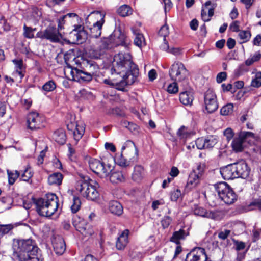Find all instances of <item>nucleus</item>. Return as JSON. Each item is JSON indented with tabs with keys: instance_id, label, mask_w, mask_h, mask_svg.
I'll return each mask as SVG.
<instances>
[{
	"instance_id": "obj_48",
	"label": "nucleus",
	"mask_w": 261,
	"mask_h": 261,
	"mask_svg": "<svg viewBox=\"0 0 261 261\" xmlns=\"http://www.w3.org/2000/svg\"><path fill=\"white\" fill-rule=\"evenodd\" d=\"M8 180H9V183L10 185H13L16 179L19 177V173L17 171H15L14 172H11L8 171Z\"/></svg>"
},
{
	"instance_id": "obj_34",
	"label": "nucleus",
	"mask_w": 261,
	"mask_h": 261,
	"mask_svg": "<svg viewBox=\"0 0 261 261\" xmlns=\"http://www.w3.org/2000/svg\"><path fill=\"white\" fill-rule=\"evenodd\" d=\"M115 43L116 45H122L126 47L130 44V41L126 38L124 34L119 32V35L115 41Z\"/></svg>"
},
{
	"instance_id": "obj_50",
	"label": "nucleus",
	"mask_w": 261,
	"mask_h": 261,
	"mask_svg": "<svg viewBox=\"0 0 261 261\" xmlns=\"http://www.w3.org/2000/svg\"><path fill=\"white\" fill-rule=\"evenodd\" d=\"M178 91V87L177 84L176 82H173L170 84L167 88V91L170 94L176 93Z\"/></svg>"
},
{
	"instance_id": "obj_36",
	"label": "nucleus",
	"mask_w": 261,
	"mask_h": 261,
	"mask_svg": "<svg viewBox=\"0 0 261 261\" xmlns=\"http://www.w3.org/2000/svg\"><path fill=\"white\" fill-rule=\"evenodd\" d=\"M92 76L95 75L98 71V65L93 61H87L85 69Z\"/></svg>"
},
{
	"instance_id": "obj_45",
	"label": "nucleus",
	"mask_w": 261,
	"mask_h": 261,
	"mask_svg": "<svg viewBox=\"0 0 261 261\" xmlns=\"http://www.w3.org/2000/svg\"><path fill=\"white\" fill-rule=\"evenodd\" d=\"M56 88V84L53 80L46 82L42 86V89L46 92L53 91Z\"/></svg>"
},
{
	"instance_id": "obj_25",
	"label": "nucleus",
	"mask_w": 261,
	"mask_h": 261,
	"mask_svg": "<svg viewBox=\"0 0 261 261\" xmlns=\"http://www.w3.org/2000/svg\"><path fill=\"white\" fill-rule=\"evenodd\" d=\"M63 178V175L61 173L55 172L49 175L48 183L50 185L59 186L62 184Z\"/></svg>"
},
{
	"instance_id": "obj_7",
	"label": "nucleus",
	"mask_w": 261,
	"mask_h": 261,
	"mask_svg": "<svg viewBox=\"0 0 261 261\" xmlns=\"http://www.w3.org/2000/svg\"><path fill=\"white\" fill-rule=\"evenodd\" d=\"M169 75L172 80L181 82L184 87L186 89H188V83L187 77L188 72L182 63L175 62L170 68Z\"/></svg>"
},
{
	"instance_id": "obj_9",
	"label": "nucleus",
	"mask_w": 261,
	"mask_h": 261,
	"mask_svg": "<svg viewBox=\"0 0 261 261\" xmlns=\"http://www.w3.org/2000/svg\"><path fill=\"white\" fill-rule=\"evenodd\" d=\"M36 37L41 39H46L51 42H59L63 38V36L58 29L49 26L44 30L37 32Z\"/></svg>"
},
{
	"instance_id": "obj_19",
	"label": "nucleus",
	"mask_w": 261,
	"mask_h": 261,
	"mask_svg": "<svg viewBox=\"0 0 261 261\" xmlns=\"http://www.w3.org/2000/svg\"><path fill=\"white\" fill-rule=\"evenodd\" d=\"M86 34L81 25L73 29L70 33V38L72 39L74 43H82L86 38Z\"/></svg>"
},
{
	"instance_id": "obj_57",
	"label": "nucleus",
	"mask_w": 261,
	"mask_h": 261,
	"mask_svg": "<svg viewBox=\"0 0 261 261\" xmlns=\"http://www.w3.org/2000/svg\"><path fill=\"white\" fill-rule=\"evenodd\" d=\"M204 166L201 164H198L195 169L193 170L192 172H195L196 174H198L201 177L204 172Z\"/></svg>"
},
{
	"instance_id": "obj_22",
	"label": "nucleus",
	"mask_w": 261,
	"mask_h": 261,
	"mask_svg": "<svg viewBox=\"0 0 261 261\" xmlns=\"http://www.w3.org/2000/svg\"><path fill=\"white\" fill-rule=\"evenodd\" d=\"M54 249L57 254H62L65 250V244L62 238H56L53 241Z\"/></svg>"
},
{
	"instance_id": "obj_3",
	"label": "nucleus",
	"mask_w": 261,
	"mask_h": 261,
	"mask_svg": "<svg viewBox=\"0 0 261 261\" xmlns=\"http://www.w3.org/2000/svg\"><path fill=\"white\" fill-rule=\"evenodd\" d=\"M77 192L87 199L95 201L99 196L98 188V184L90 179L89 177H83L78 180L75 186Z\"/></svg>"
},
{
	"instance_id": "obj_20",
	"label": "nucleus",
	"mask_w": 261,
	"mask_h": 261,
	"mask_svg": "<svg viewBox=\"0 0 261 261\" xmlns=\"http://www.w3.org/2000/svg\"><path fill=\"white\" fill-rule=\"evenodd\" d=\"M220 173L224 179L229 180L236 178L234 164H229L220 169Z\"/></svg>"
},
{
	"instance_id": "obj_46",
	"label": "nucleus",
	"mask_w": 261,
	"mask_h": 261,
	"mask_svg": "<svg viewBox=\"0 0 261 261\" xmlns=\"http://www.w3.org/2000/svg\"><path fill=\"white\" fill-rule=\"evenodd\" d=\"M81 205L80 199L76 196L73 198V203L71 206V210L72 213H76L80 208Z\"/></svg>"
},
{
	"instance_id": "obj_11",
	"label": "nucleus",
	"mask_w": 261,
	"mask_h": 261,
	"mask_svg": "<svg viewBox=\"0 0 261 261\" xmlns=\"http://www.w3.org/2000/svg\"><path fill=\"white\" fill-rule=\"evenodd\" d=\"M68 70H69L70 74L66 75V76L70 80L79 82H88L92 80L93 76L89 73L86 69L81 70L76 68H68L65 72L66 73Z\"/></svg>"
},
{
	"instance_id": "obj_18",
	"label": "nucleus",
	"mask_w": 261,
	"mask_h": 261,
	"mask_svg": "<svg viewBox=\"0 0 261 261\" xmlns=\"http://www.w3.org/2000/svg\"><path fill=\"white\" fill-rule=\"evenodd\" d=\"M234 166L235 173L237 174L236 178L241 177L245 179L248 177L250 169L246 163L240 162L234 164Z\"/></svg>"
},
{
	"instance_id": "obj_43",
	"label": "nucleus",
	"mask_w": 261,
	"mask_h": 261,
	"mask_svg": "<svg viewBox=\"0 0 261 261\" xmlns=\"http://www.w3.org/2000/svg\"><path fill=\"white\" fill-rule=\"evenodd\" d=\"M36 30V28L33 29L24 24L23 26V36L27 38H33L34 37V33Z\"/></svg>"
},
{
	"instance_id": "obj_29",
	"label": "nucleus",
	"mask_w": 261,
	"mask_h": 261,
	"mask_svg": "<svg viewBox=\"0 0 261 261\" xmlns=\"http://www.w3.org/2000/svg\"><path fill=\"white\" fill-rule=\"evenodd\" d=\"M110 180L113 183L123 182L125 180V176L121 171H114L110 175Z\"/></svg>"
},
{
	"instance_id": "obj_33",
	"label": "nucleus",
	"mask_w": 261,
	"mask_h": 261,
	"mask_svg": "<svg viewBox=\"0 0 261 261\" xmlns=\"http://www.w3.org/2000/svg\"><path fill=\"white\" fill-rule=\"evenodd\" d=\"M188 234L184 230L180 229L179 231L173 233L172 237L170 238V241L178 244L179 240L184 239Z\"/></svg>"
},
{
	"instance_id": "obj_53",
	"label": "nucleus",
	"mask_w": 261,
	"mask_h": 261,
	"mask_svg": "<svg viewBox=\"0 0 261 261\" xmlns=\"http://www.w3.org/2000/svg\"><path fill=\"white\" fill-rule=\"evenodd\" d=\"M181 196V193L180 190L176 189L172 191L170 194V199L173 201H176Z\"/></svg>"
},
{
	"instance_id": "obj_56",
	"label": "nucleus",
	"mask_w": 261,
	"mask_h": 261,
	"mask_svg": "<svg viewBox=\"0 0 261 261\" xmlns=\"http://www.w3.org/2000/svg\"><path fill=\"white\" fill-rule=\"evenodd\" d=\"M172 221L171 218L169 216H165L161 221V224L164 228H167Z\"/></svg>"
},
{
	"instance_id": "obj_16",
	"label": "nucleus",
	"mask_w": 261,
	"mask_h": 261,
	"mask_svg": "<svg viewBox=\"0 0 261 261\" xmlns=\"http://www.w3.org/2000/svg\"><path fill=\"white\" fill-rule=\"evenodd\" d=\"M193 212L195 215L210 218L215 220L221 219L223 216V213L220 211H207L204 208L198 206H195L193 210Z\"/></svg>"
},
{
	"instance_id": "obj_8",
	"label": "nucleus",
	"mask_w": 261,
	"mask_h": 261,
	"mask_svg": "<svg viewBox=\"0 0 261 261\" xmlns=\"http://www.w3.org/2000/svg\"><path fill=\"white\" fill-rule=\"evenodd\" d=\"M215 188L219 197L225 203L231 204L237 199V196L232 189L226 182H221L215 185Z\"/></svg>"
},
{
	"instance_id": "obj_47",
	"label": "nucleus",
	"mask_w": 261,
	"mask_h": 261,
	"mask_svg": "<svg viewBox=\"0 0 261 261\" xmlns=\"http://www.w3.org/2000/svg\"><path fill=\"white\" fill-rule=\"evenodd\" d=\"M251 85L256 88L261 86V72H258L255 74L254 78L252 80Z\"/></svg>"
},
{
	"instance_id": "obj_52",
	"label": "nucleus",
	"mask_w": 261,
	"mask_h": 261,
	"mask_svg": "<svg viewBox=\"0 0 261 261\" xmlns=\"http://www.w3.org/2000/svg\"><path fill=\"white\" fill-rule=\"evenodd\" d=\"M33 173L30 168H27L25 169L24 172L21 175V178L23 181H29V180L32 177Z\"/></svg>"
},
{
	"instance_id": "obj_4",
	"label": "nucleus",
	"mask_w": 261,
	"mask_h": 261,
	"mask_svg": "<svg viewBox=\"0 0 261 261\" xmlns=\"http://www.w3.org/2000/svg\"><path fill=\"white\" fill-rule=\"evenodd\" d=\"M37 211L42 216L50 217L58 210V198L53 193H48L43 198L38 199L36 203Z\"/></svg>"
},
{
	"instance_id": "obj_2",
	"label": "nucleus",
	"mask_w": 261,
	"mask_h": 261,
	"mask_svg": "<svg viewBox=\"0 0 261 261\" xmlns=\"http://www.w3.org/2000/svg\"><path fill=\"white\" fill-rule=\"evenodd\" d=\"M12 250V258L15 261H42L38 257L39 248L33 239H14Z\"/></svg>"
},
{
	"instance_id": "obj_55",
	"label": "nucleus",
	"mask_w": 261,
	"mask_h": 261,
	"mask_svg": "<svg viewBox=\"0 0 261 261\" xmlns=\"http://www.w3.org/2000/svg\"><path fill=\"white\" fill-rule=\"evenodd\" d=\"M211 2L208 1L205 2L203 6L205 10H207V12H208V15L210 18L214 14V9L213 8L211 7Z\"/></svg>"
},
{
	"instance_id": "obj_24",
	"label": "nucleus",
	"mask_w": 261,
	"mask_h": 261,
	"mask_svg": "<svg viewBox=\"0 0 261 261\" xmlns=\"http://www.w3.org/2000/svg\"><path fill=\"white\" fill-rule=\"evenodd\" d=\"M132 30L135 36L134 40V44L139 48H141L142 46H145L146 44L145 41L143 34L141 33L139 30H136L134 28H132Z\"/></svg>"
},
{
	"instance_id": "obj_23",
	"label": "nucleus",
	"mask_w": 261,
	"mask_h": 261,
	"mask_svg": "<svg viewBox=\"0 0 261 261\" xmlns=\"http://www.w3.org/2000/svg\"><path fill=\"white\" fill-rule=\"evenodd\" d=\"M201 177L196 174L195 172H191L189 176L186 188L191 189L196 187L199 183Z\"/></svg>"
},
{
	"instance_id": "obj_14",
	"label": "nucleus",
	"mask_w": 261,
	"mask_h": 261,
	"mask_svg": "<svg viewBox=\"0 0 261 261\" xmlns=\"http://www.w3.org/2000/svg\"><path fill=\"white\" fill-rule=\"evenodd\" d=\"M44 118L36 112H30L27 116L28 127L31 129H39L43 127Z\"/></svg>"
},
{
	"instance_id": "obj_35",
	"label": "nucleus",
	"mask_w": 261,
	"mask_h": 261,
	"mask_svg": "<svg viewBox=\"0 0 261 261\" xmlns=\"http://www.w3.org/2000/svg\"><path fill=\"white\" fill-rule=\"evenodd\" d=\"M72 17H77V15L75 13H68L59 18L58 20V29L60 31L63 29L64 28V25L68 21V19Z\"/></svg>"
},
{
	"instance_id": "obj_27",
	"label": "nucleus",
	"mask_w": 261,
	"mask_h": 261,
	"mask_svg": "<svg viewBox=\"0 0 261 261\" xmlns=\"http://www.w3.org/2000/svg\"><path fill=\"white\" fill-rule=\"evenodd\" d=\"M180 102L184 105H191L193 100V96L191 92L185 91L182 92L179 95Z\"/></svg>"
},
{
	"instance_id": "obj_12",
	"label": "nucleus",
	"mask_w": 261,
	"mask_h": 261,
	"mask_svg": "<svg viewBox=\"0 0 261 261\" xmlns=\"http://www.w3.org/2000/svg\"><path fill=\"white\" fill-rule=\"evenodd\" d=\"M72 224L84 237L90 236L94 233L92 226L77 215L73 217Z\"/></svg>"
},
{
	"instance_id": "obj_13",
	"label": "nucleus",
	"mask_w": 261,
	"mask_h": 261,
	"mask_svg": "<svg viewBox=\"0 0 261 261\" xmlns=\"http://www.w3.org/2000/svg\"><path fill=\"white\" fill-rule=\"evenodd\" d=\"M204 106L208 113L214 112L218 108L216 95L212 90L208 89L205 93Z\"/></svg>"
},
{
	"instance_id": "obj_32",
	"label": "nucleus",
	"mask_w": 261,
	"mask_h": 261,
	"mask_svg": "<svg viewBox=\"0 0 261 261\" xmlns=\"http://www.w3.org/2000/svg\"><path fill=\"white\" fill-rule=\"evenodd\" d=\"M103 83L112 87H114L116 89L120 91H124V85L125 84L123 82H120V80L117 81L115 79H105L103 81Z\"/></svg>"
},
{
	"instance_id": "obj_6",
	"label": "nucleus",
	"mask_w": 261,
	"mask_h": 261,
	"mask_svg": "<svg viewBox=\"0 0 261 261\" xmlns=\"http://www.w3.org/2000/svg\"><path fill=\"white\" fill-rule=\"evenodd\" d=\"M105 14L100 11H93L86 18V23H90L92 26L89 28L90 33L92 37L97 38L101 35L102 27L105 22Z\"/></svg>"
},
{
	"instance_id": "obj_10",
	"label": "nucleus",
	"mask_w": 261,
	"mask_h": 261,
	"mask_svg": "<svg viewBox=\"0 0 261 261\" xmlns=\"http://www.w3.org/2000/svg\"><path fill=\"white\" fill-rule=\"evenodd\" d=\"M89 165L90 169L101 178L107 177L112 171V167L110 165H105L103 162L97 159H90Z\"/></svg>"
},
{
	"instance_id": "obj_51",
	"label": "nucleus",
	"mask_w": 261,
	"mask_h": 261,
	"mask_svg": "<svg viewBox=\"0 0 261 261\" xmlns=\"http://www.w3.org/2000/svg\"><path fill=\"white\" fill-rule=\"evenodd\" d=\"M169 34V28L167 25L162 26L159 32V35L160 36L163 37V40L165 41V39Z\"/></svg>"
},
{
	"instance_id": "obj_39",
	"label": "nucleus",
	"mask_w": 261,
	"mask_h": 261,
	"mask_svg": "<svg viewBox=\"0 0 261 261\" xmlns=\"http://www.w3.org/2000/svg\"><path fill=\"white\" fill-rule=\"evenodd\" d=\"M13 62L15 65L16 73L20 76V78L22 79L24 76L23 70L24 68L22 60L15 59L13 60Z\"/></svg>"
},
{
	"instance_id": "obj_44",
	"label": "nucleus",
	"mask_w": 261,
	"mask_h": 261,
	"mask_svg": "<svg viewBox=\"0 0 261 261\" xmlns=\"http://www.w3.org/2000/svg\"><path fill=\"white\" fill-rule=\"evenodd\" d=\"M233 110V105L232 103H230L226 105L221 108L220 113L222 115H228L232 113Z\"/></svg>"
},
{
	"instance_id": "obj_49",
	"label": "nucleus",
	"mask_w": 261,
	"mask_h": 261,
	"mask_svg": "<svg viewBox=\"0 0 261 261\" xmlns=\"http://www.w3.org/2000/svg\"><path fill=\"white\" fill-rule=\"evenodd\" d=\"M113 40L112 36H111L109 38H103L101 41V45H100V49H103L108 48L109 45L112 43Z\"/></svg>"
},
{
	"instance_id": "obj_1",
	"label": "nucleus",
	"mask_w": 261,
	"mask_h": 261,
	"mask_svg": "<svg viewBox=\"0 0 261 261\" xmlns=\"http://www.w3.org/2000/svg\"><path fill=\"white\" fill-rule=\"evenodd\" d=\"M112 74L114 73L119 75L120 82H123L124 90L126 85L133 84L137 80L139 75V69L136 65L132 61L129 54L119 53L114 57L111 69Z\"/></svg>"
},
{
	"instance_id": "obj_38",
	"label": "nucleus",
	"mask_w": 261,
	"mask_h": 261,
	"mask_svg": "<svg viewBox=\"0 0 261 261\" xmlns=\"http://www.w3.org/2000/svg\"><path fill=\"white\" fill-rule=\"evenodd\" d=\"M244 141V140L239 135V137L234 139L232 143L233 149L237 152L242 151L243 149V143Z\"/></svg>"
},
{
	"instance_id": "obj_60",
	"label": "nucleus",
	"mask_w": 261,
	"mask_h": 261,
	"mask_svg": "<svg viewBox=\"0 0 261 261\" xmlns=\"http://www.w3.org/2000/svg\"><path fill=\"white\" fill-rule=\"evenodd\" d=\"M201 15L204 21H208L210 20V17L208 15H207V10H205L204 6L202 7Z\"/></svg>"
},
{
	"instance_id": "obj_37",
	"label": "nucleus",
	"mask_w": 261,
	"mask_h": 261,
	"mask_svg": "<svg viewBox=\"0 0 261 261\" xmlns=\"http://www.w3.org/2000/svg\"><path fill=\"white\" fill-rule=\"evenodd\" d=\"M117 12L119 15L122 17H126L131 15L133 10L129 6L123 5L118 9Z\"/></svg>"
},
{
	"instance_id": "obj_62",
	"label": "nucleus",
	"mask_w": 261,
	"mask_h": 261,
	"mask_svg": "<svg viewBox=\"0 0 261 261\" xmlns=\"http://www.w3.org/2000/svg\"><path fill=\"white\" fill-rule=\"evenodd\" d=\"M249 206H255L261 211V198L255 199L249 204Z\"/></svg>"
},
{
	"instance_id": "obj_15",
	"label": "nucleus",
	"mask_w": 261,
	"mask_h": 261,
	"mask_svg": "<svg viewBox=\"0 0 261 261\" xmlns=\"http://www.w3.org/2000/svg\"><path fill=\"white\" fill-rule=\"evenodd\" d=\"M186 261H211L205 250L201 247H196L187 254Z\"/></svg>"
},
{
	"instance_id": "obj_5",
	"label": "nucleus",
	"mask_w": 261,
	"mask_h": 261,
	"mask_svg": "<svg viewBox=\"0 0 261 261\" xmlns=\"http://www.w3.org/2000/svg\"><path fill=\"white\" fill-rule=\"evenodd\" d=\"M121 150L120 156L118 159V163L120 166H128L132 162L137 160L138 151L133 141H127L122 146Z\"/></svg>"
},
{
	"instance_id": "obj_58",
	"label": "nucleus",
	"mask_w": 261,
	"mask_h": 261,
	"mask_svg": "<svg viewBox=\"0 0 261 261\" xmlns=\"http://www.w3.org/2000/svg\"><path fill=\"white\" fill-rule=\"evenodd\" d=\"M42 15L41 12L37 8H34L32 16L35 21L38 20Z\"/></svg>"
},
{
	"instance_id": "obj_31",
	"label": "nucleus",
	"mask_w": 261,
	"mask_h": 261,
	"mask_svg": "<svg viewBox=\"0 0 261 261\" xmlns=\"http://www.w3.org/2000/svg\"><path fill=\"white\" fill-rule=\"evenodd\" d=\"M193 134V130L185 126H182L177 132V135L181 139H186Z\"/></svg>"
},
{
	"instance_id": "obj_26",
	"label": "nucleus",
	"mask_w": 261,
	"mask_h": 261,
	"mask_svg": "<svg viewBox=\"0 0 261 261\" xmlns=\"http://www.w3.org/2000/svg\"><path fill=\"white\" fill-rule=\"evenodd\" d=\"M144 176V170L141 166H136L132 174V179L136 182L140 181Z\"/></svg>"
},
{
	"instance_id": "obj_54",
	"label": "nucleus",
	"mask_w": 261,
	"mask_h": 261,
	"mask_svg": "<svg viewBox=\"0 0 261 261\" xmlns=\"http://www.w3.org/2000/svg\"><path fill=\"white\" fill-rule=\"evenodd\" d=\"M205 141V138L202 137L199 138L195 141V144L199 149H206Z\"/></svg>"
},
{
	"instance_id": "obj_64",
	"label": "nucleus",
	"mask_w": 261,
	"mask_h": 261,
	"mask_svg": "<svg viewBox=\"0 0 261 261\" xmlns=\"http://www.w3.org/2000/svg\"><path fill=\"white\" fill-rule=\"evenodd\" d=\"M89 54L91 57L94 59H98L101 56V53L100 51L95 50H90Z\"/></svg>"
},
{
	"instance_id": "obj_21",
	"label": "nucleus",
	"mask_w": 261,
	"mask_h": 261,
	"mask_svg": "<svg viewBox=\"0 0 261 261\" xmlns=\"http://www.w3.org/2000/svg\"><path fill=\"white\" fill-rule=\"evenodd\" d=\"M128 230H125L118 238L116 243V247L117 249L123 250L126 246L128 243Z\"/></svg>"
},
{
	"instance_id": "obj_41",
	"label": "nucleus",
	"mask_w": 261,
	"mask_h": 261,
	"mask_svg": "<svg viewBox=\"0 0 261 261\" xmlns=\"http://www.w3.org/2000/svg\"><path fill=\"white\" fill-rule=\"evenodd\" d=\"M217 139L216 136H209L205 138V148H211L217 143Z\"/></svg>"
},
{
	"instance_id": "obj_63",
	"label": "nucleus",
	"mask_w": 261,
	"mask_h": 261,
	"mask_svg": "<svg viewBox=\"0 0 261 261\" xmlns=\"http://www.w3.org/2000/svg\"><path fill=\"white\" fill-rule=\"evenodd\" d=\"M226 73L225 72L219 73L217 76V82L219 83L222 82L226 79Z\"/></svg>"
},
{
	"instance_id": "obj_40",
	"label": "nucleus",
	"mask_w": 261,
	"mask_h": 261,
	"mask_svg": "<svg viewBox=\"0 0 261 261\" xmlns=\"http://www.w3.org/2000/svg\"><path fill=\"white\" fill-rule=\"evenodd\" d=\"M241 43L247 42L251 37V33L248 31H241L238 34Z\"/></svg>"
},
{
	"instance_id": "obj_17",
	"label": "nucleus",
	"mask_w": 261,
	"mask_h": 261,
	"mask_svg": "<svg viewBox=\"0 0 261 261\" xmlns=\"http://www.w3.org/2000/svg\"><path fill=\"white\" fill-rule=\"evenodd\" d=\"M67 127L69 130L73 132V137L76 141L79 140L85 133V124L82 121L70 122Z\"/></svg>"
},
{
	"instance_id": "obj_59",
	"label": "nucleus",
	"mask_w": 261,
	"mask_h": 261,
	"mask_svg": "<svg viewBox=\"0 0 261 261\" xmlns=\"http://www.w3.org/2000/svg\"><path fill=\"white\" fill-rule=\"evenodd\" d=\"M224 135L228 141H230L233 137V133L230 128H227L224 131Z\"/></svg>"
},
{
	"instance_id": "obj_30",
	"label": "nucleus",
	"mask_w": 261,
	"mask_h": 261,
	"mask_svg": "<svg viewBox=\"0 0 261 261\" xmlns=\"http://www.w3.org/2000/svg\"><path fill=\"white\" fill-rule=\"evenodd\" d=\"M53 137L55 141L60 144H64L66 142V135L62 129L55 131Z\"/></svg>"
},
{
	"instance_id": "obj_28",
	"label": "nucleus",
	"mask_w": 261,
	"mask_h": 261,
	"mask_svg": "<svg viewBox=\"0 0 261 261\" xmlns=\"http://www.w3.org/2000/svg\"><path fill=\"white\" fill-rule=\"evenodd\" d=\"M109 210L111 213L119 216L123 213V207L118 201H112L109 203Z\"/></svg>"
},
{
	"instance_id": "obj_61",
	"label": "nucleus",
	"mask_w": 261,
	"mask_h": 261,
	"mask_svg": "<svg viewBox=\"0 0 261 261\" xmlns=\"http://www.w3.org/2000/svg\"><path fill=\"white\" fill-rule=\"evenodd\" d=\"M230 230L225 229L224 231H222L219 233L218 237L222 240H225L230 234Z\"/></svg>"
},
{
	"instance_id": "obj_42",
	"label": "nucleus",
	"mask_w": 261,
	"mask_h": 261,
	"mask_svg": "<svg viewBox=\"0 0 261 261\" xmlns=\"http://www.w3.org/2000/svg\"><path fill=\"white\" fill-rule=\"evenodd\" d=\"M261 58V54L259 52H256L254 55L251 56L245 61V65L250 66L255 62H257L260 60Z\"/></svg>"
}]
</instances>
